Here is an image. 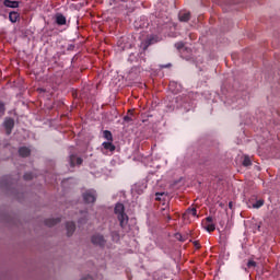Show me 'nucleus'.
Segmentation results:
<instances>
[{"label": "nucleus", "mask_w": 280, "mask_h": 280, "mask_svg": "<svg viewBox=\"0 0 280 280\" xmlns=\"http://www.w3.org/2000/svg\"><path fill=\"white\" fill-rule=\"evenodd\" d=\"M175 47H176V49L180 50L185 47V44H183V42H179V43L175 44Z\"/></svg>", "instance_id": "obj_23"}, {"label": "nucleus", "mask_w": 280, "mask_h": 280, "mask_svg": "<svg viewBox=\"0 0 280 280\" xmlns=\"http://www.w3.org/2000/svg\"><path fill=\"white\" fill-rule=\"evenodd\" d=\"M4 128H5L7 135H11L12 133V128H14V119L7 118L4 120Z\"/></svg>", "instance_id": "obj_5"}, {"label": "nucleus", "mask_w": 280, "mask_h": 280, "mask_svg": "<svg viewBox=\"0 0 280 280\" xmlns=\"http://www.w3.org/2000/svg\"><path fill=\"white\" fill-rule=\"evenodd\" d=\"M24 178H25V180H32V178H34V176L31 173H26L24 175Z\"/></svg>", "instance_id": "obj_24"}, {"label": "nucleus", "mask_w": 280, "mask_h": 280, "mask_svg": "<svg viewBox=\"0 0 280 280\" xmlns=\"http://www.w3.org/2000/svg\"><path fill=\"white\" fill-rule=\"evenodd\" d=\"M261 207H264V200H258L253 205L254 209H259Z\"/></svg>", "instance_id": "obj_21"}, {"label": "nucleus", "mask_w": 280, "mask_h": 280, "mask_svg": "<svg viewBox=\"0 0 280 280\" xmlns=\"http://www.w3.org/2000/svg\"><path fill=\"white\" fill-rule=\"evenodd\" d=\"M5 113V107L3 106L2 103H0V117Z\"/></svg>", "instance_id": "obj_25"}, {"label": "nucleus", "mask_w": 280, "mask_h": 280, "mask_svg": "<svg viewBox=\"0 0 280 280\" xmlns=\"http://www.w3.org/2000/svg\"><path fill=\"white\" fill-rule=\"evenodd\" d=\"M195 246H196V248H200V243L195 242Z\"/></svg>", "instance_id": "obj_28"}, {"label": "nucleus", "mask_w": 280, "mask_h": 280, "mask_svg": "<svg viewBox=\"0 0 280 280\" xmlns=\"http://www.w3.org/2000/svg\"><path fill=\"white\" fill-rule=\"evenodd\" d=\"M179 21L187 23V21H189L191 19V13L187 12V11H182L179 12Z\"/></svg>", "instance_id": "obj_8"}, {"label": "nucleus", "mask_w": 280, "mask_h": 280, "mask_svg": "<svg viewBox=\"0 0 280 280\" xmlns=\"http://www.w3.org/2000/svg\"><path fill=\"white\" fill-rule=\"evenodd\" d=\"M230 209H233V202L229 203Z\"/></svg>", "instance_id": "obj_29"}, {"label": "nucleus", "mask_w": 280, "mask_h": 280, "mask_svg": "<svg viewBox=\"0 0 280 280\" xmlns=\"http://www.w3.org/2000/svg\"><path fill=\"white\" fill-rule=\"evenodd\" d=\"M69 163L71 167H75V165H82V159L75 155H70Z\"/></svg>", "instance_id": "obj_6"}, {"label": "nucleus", "mask_w": 280, "mask_h": 280, "mask_svg": "<svg viewBox=\"0 0 280 280\" xmlns=\"http://www.w3.org/2000/svg\"><path fill=\"white\" fill-rule=\"evenodd\" d=\"M83 200L84 202H86L88 205H91L92 202H95V200H97V192H95V190L91 189V190H85L83 194Z\"/></svg>", "instance_id": "obj_3"}, {"label": "nucleus", "mask_w": 280, "mask_h": 280, "mask_svg": "<svg viewBox=\"0 0 280 280\" xmlns=\"http://www.w3.org/2000/svg\"><path fill=\"white\" fill-rule=\"evenodd\" d=\"M103 137L109 142H113V133L108 130L103 131Z\"/></svg>", "instance_id": "obj_16"}, {"label": "nucleus", "mask_w": 280, "mask_h": 280, "mask_svg": "<svg viewBox=\"0 0 280 280\" xmlns=\"http://www.w3.org/2000/svg\"><path fill=\"white\" fill-rule=\"evenodd\" d=\"M81 280H93L91 276H86L85 278H82Z\"/></svg>", "instance_id": "obj_27"}, {"label": "nucleus", "mask_w": 280, "mask_h": 280, "mask_svg": "<svg viewBox=\"0 0 280 280\" xmlns=\"http://www.w3.org/2000/svg\"><path fill=\"white\" fill-rule=\"evenodd\" d=\"M59 220L58 219H49L46 221L47 226H54V224H58Z\"/></svg>", "instance_id": "obj_20"}, {"label": "nucleus", "mask_w": 280, "mask_h": 280, "mask_svg": "<svg viewBox=\"0 0 280 280\" xmlns=\"http://www.w3.org/2000/svg\"><path fill=\"white\" fill-rule=\"evenodd\" d=\"M124 121L130 122V121H132V117H130V116H125V117H124Z\"/></svg>", "instance_id": "obj_26"}, {"label": "nucleus", "mask_w": 280, "mask_h": 280, "mask_svg": "<svg viewBox=\"0 0 280 280\" xmlns=\"http://www.w3.org/2000/svg\"><path fill=\"white\" fill-rule=\"evenodd\" d=\"M212 222H213V218L208 217L206 219L205 229H206V231H208V233L215 231V224H213Z\"/></svg>", "instance_id": "obj_4"}, {"label": "nucleus", "mask_w": 280, "mask_h": 280, "mask_svg": "<svg viewBox=\"0 0 280 280\" xmlns=\"http://www.w3.org/2000/svg\"><path fill=\"white\" fill-rule=\"evenodd\" d=\"M56 23H57V25H67V18H65V15L58 13L56 15Z\"/></svg>", "instance_id": "obj_9"}, {"label": "nucleus", "mask_w": 280, "mask_h": 280, "mask_svg": "<svg viewBox=\"0 0 280 280\" xmlns=\"http://www.w3.org/2000/svg\"><path fill=\"white\" fill-rule=\"evenodd\" d=\"M184 215H192V218H196L197 215L196 208L188 209Z\"/></svg>", "instance_id": "obj_19"}, {"label": "nucleus", "mask_w": 280, "mask_h": 280, "mask_svg": "<svg viewBox=\"0 0 280 280\" xmlns=\"http://www.w3.org/2000/svg\"><path fill=\"white\" fill-rule=\"evenodd\" d=\"M66 229H67V235L68 237H71V235H73V233L75 232V223L73 222H68L66 224Z\"/></svg>", "instance_id": "obj_7"}, {"label": "nucleus", "mask_w": 280, "mask_h": 280, "mask_svg": "<svg viewBox=\"0 0 280 280\" xmlns=\"http://www.w3.org/2000/svg\"><path fill=\"white\" fill-rule=\"evenodd\" d=\"M114 213L120 224L121 229H126L128 226V214H126V208L122 203H116Z\"/></svg>", "instance_id": "obj_1"}, {"label": "nucleus", "mask_w": 280, "mask_h": 280, "mask_svg": "<svg viewBox=\"0 0 280 280\" xmlns=\"http://www.w3.org/2000/svg\"><path fill=\"white\" fill-rule=\"evenodd\" d=\"M3 5L5 8H19V1L4 0Z\"/></svg>", "instance_id": "obj_11"}, {"label": "nucleus", "mask_w": 280, "mask_h": 280, "mask_svg": "<svg viewBox=\"0 0 280 280\" xmlns=\"http://www.w3.org/2000/svg\"><path fill=\"white\" fill-rule=\"evenodd\" d=\"M243 165H244V167H250V165H253L250 158L248 155H245V158L243 160Z\"/></svg>", "instance_id": "obj_17"}, {"label": "nucleus", "mask_w": 280, "mask_h": 280, "mask_svg": "<svg viewBox=\"0 0 280 280\" xmlns=\"http://www.w3.org/2000/svg\"><path fill=\"white\" fill-rule=\"evenodd\" d=\"M21 156H30V149L27 147H22L19 150Z\"/></svg>", "instance_id": "obj_15"}, {"label": "nucleus", "mask_w": 280, "mask_h": 280, "mask_svg": "<svg viewBox=\"0 0 280 280\" xmlns=\"http://www.w3.org/2000/svg\"><path fill=\"white\" fill-rule=\"evenodd\" d=\"M257 266V262H255V260H249L247 262V268H255Z\"/></svg>", "instance_id": "obj_22"}, {"label": "nucleus", "mask_w": 280, "mask_h": 280, "mask_svg": "<svg viewBox=\"0 0 280 280\" xmlns=\"http://www.w3.org/2000/svg\"><path fill=\"white\" fill-rule=\"evenodd\" d=\"M19 19H21V15L19 14V12L12 11L9 13V20L11 21V23H16Z\"/></svg>", "instance_id": "obj_10"}, {"label": "nucleus", "mask_w": 280, "mask_h": 280, "mask_svg": "<svg viewBox=\"0 0 280 280\" xmlns=\"http://www.w3.org/2000/svg\"><path fill=\"white\" fill-rule=\"evenodd\" d=\"M88 220H89V212L81 211V218L79 219V224H86Z\"/></svg>", "instance_id": "obj_13"}, {"label": "nucleus", "mask_w": 280, "mask_h": 280, "mask_svg": "<svg viewBox=\"0 0 280 280\" xmlns=\"http://www.w3.org/2000/svg\"><path fill=\"white\" fill-rule=\"evenodd\" d=\"M91 242L94 246H98V248H104L106 246V237L104 235L96 233L92 235Z\"/></svg>", "instance_id": "obj_2"}, {"label": "nucleus", "mask_w": 280, "mask_h": 280, "mask_svg": "<svg viewBox=\"0 0 280 280\" xmlns=\"http://www.w3.org/2000/svg\"><path fill=\"white\" fill-rule=\"evenodd\" d=\"M153 43H156V38L150 37L148 40L142 43L143 49H148V47H150V45H153Z\"/></svg>", "instance_id": "obj_14"}, {"label": "nucleus", "mask_w": 280, "mask_h": 280, "mask_svg": "<svg viewBox=\"0 0 280 280\" xmlns=\"http://www.w3.org/2000/svg\"><path fill=\"white\" fill-rule=\"evenodd\" d=\"M165 198H167V195L165 192L155 194V200H165Z\"/></svg>", "instance_id": "obj_18"}, {"label": "nucleus", "mask_w": 280, "mask_h": 280, "mask_svg": "<svg viewBox=\"0 0 280 280\" xmlns=\"http://www.w3.org/2000/svg\"><path fill=\"white\" fill-rule=\"evenodd\" d=\"M103 150H108L109 152H115V147L113 145V142L107 141V142H103Z\"/></svg>", "instance_id": "obj_12"}]
</instances>
